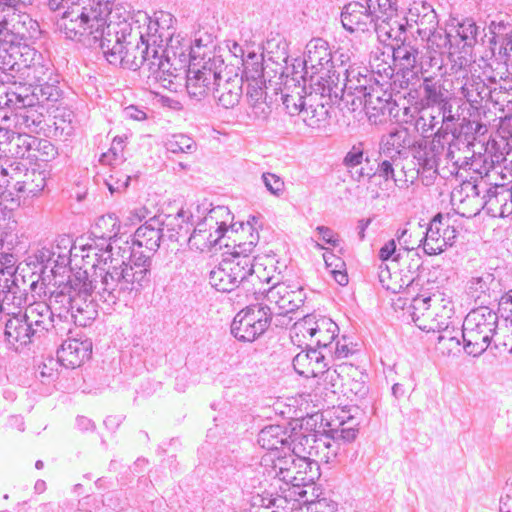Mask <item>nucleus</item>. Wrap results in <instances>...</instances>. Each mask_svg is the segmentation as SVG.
I'll list each match as a JSON object with an SVG mask.
<instances>
[{
	"instance_id": "nucleus-51",
	"label": "nucleus",
	"mask_w": 512,
	"mask_h": 512,
	"mask_svg": "<svg viewBox=\"0 0 512 512\" xmlns=\"http://www.w3.org/2000/svg\"><path fill=\"white\" fill-rule=\"evenodd\" d=\"M243 75L248 82L265 80L263 68V55L253 51H248L247 56L243 59Z\"/></svg>"
},
{
	"instance_id": "nucleus-13",
	"label": "nucleus",
	"mask_w": 512,
	"mask_h": 512,
	"mask_svg": "<svg viewBox=\"0 0 512 512\" xmlns=\"http://www.w3.org/2000/svg\"><path fill=\"white\" fill-rule=\"evenodd\" d=\"M98 8L101 10V18L105 22V34L101 36L112 39L131 36L134 39L142 37L140 23L131 15V7L125 3L98 2Z\"/></svg>"
},
{
	"instance_id": "nucleus-37",
	"label": "nucleus",
	"mask_w": 512,
	"mask_h": 512,
	"mask_svg": "<svg viewBox=\"0 0 512 512\" xmlns=\"http://www.w3.org/2000/svg\"><path fill=\"white\" fill-rule=\"evenodd\" d=\"M46 172L37 169L25 170L22 178L17 184H13V188L27 196H37L46 186Z\"/></svg>"
},
{
	"instance_id": "nucleus-39",
	"label": "nucleus",
	"mask_w": 512,
	"mask_h": 512,
	"mask_svg": "<svg viewBox=\"0 0 512 512\" xmlns=\"http://www.w3.org/2000/svg\"><path fill=\"white\" fill-rule=\"evenodd\" d=\"M440 300L443 303V313L433 311V316H430L427 321L420 323V329L425 332H441L446 330L451 324V318L454 314V306L451 300L445 299L440 296Z\"/></svg>"
},
{
	"instance_id": "nucleus-20",
	"label": "nucleus",
	"mask_w": 512,
	"mask_h": 512,
	"mask_svg": "<svg viewBox=\"0 0 512 512\" xmlns=\"http://www.w3.org/2000/svg\"><path fill=\"white\" fill-rule=\"evenodd\" d=\"M163 229L161 228V223L159 220L155 218H150L145 224L141 225L131 237V241L126 239L123 242L122 247L129 246V250L133 251V253H137L138 255H143L147 258V270L149 277H151L150 267H151V259L150 255L146 254L144 251H140L139 249L145 248L149 253H154L160 246L161 239L163 237ZM151 278H149V281Z\"/></svg>"
},
{
	"instance_id": "nucleus-47",
	"label": "nucleus",
	"mask_w": 512,
	"mask_h": 512,
	"mask_svg": "<svg viewBox=\"0 0 512 512\" xmlns=\"http://www.w3.org/2000/svg\"><path fill=\"white\" fill-rule=\"evenodd\" d=\"M402 25L395 18L380 19L373 21L372 30L376 33L377 38L382 43L389 40L397 39L401 34Z\"/></svg>"
},
{
	"instance_id": "nucleus-25",
	"label": "nucleus",
	"mask_w": 512,
	"mask_h": 512,
	"mask_svg": "<svg viewBox=\"0 0 512 512\" xmlns=\"http://www.w3.org/2000/svg\"><path fill=\"white\" fill-rule=\"evenodd\" d=\"M374 14L367 4L353 1L346 4L341 12V23L348 32H370L372 30Z\"/></svg>"
},
{
	"instance_id": "nucleus-10",
	"label": "nucleus",
	"mask_w": 512,
	"mask_h": 512,
	"mask_svg": "<svg viewBox=\"0 0 512 512\" xmlns=\"http://www.w3.org/2000/svg\"><path fill=\"white\" fill-rule=\"evenodd\" d=\"M100 48L110 64L129 70L146 66L153 77L154 53L151 46L143 43L141 39H134L131 36L125 39L104 37Z\"/></svg>"
},
{
	"instance_id": "nucleus-17",
	"label": "nucleus",
	"mask_w": 512,
	"mask_h": 512,
	"mask_svg": "<svg viewBox=\"0 0 512 512\" xmlns=\"http://www.w3.org/2000/svg\"><path fill=\"white\" fill-rule=\"evenodd\" d=\"M270 283H272V286L267 291L264 290L266 304H263V306L270 307L271 317L273 315L286 316L303 305L305 293L301 287L278 281H271Z\"/></svg>"
},
{
	"instance_id": "nucleus-41",
	"label": "nucleus",
	"mask_w": 512,
	"mask_h": 512,
	"mask_svg": "<svg viewBox=\"0 0 512 512\" xmlns=\"http://www.w3.org/2000/svg\"><path fill=\"white\" fill-rule=\"evenodd\" d=\"M22 75L25 81V85L28 86L22 93H26V91L35 87L36 85L44 83L47 80H52L53 69L49 64L36 62L33 59L31 64L25 66L22 71Z\"/></svg>"
},
{
	"instance_id": "nucleus-60",
	"label": "nucleus",
	"mask_w": 512,
	"mask_h": 512,
	"mask_svg": "<svg viewBox=\"0 0 512 512\" xmlns=\"http://www.w3.org/2000/svg\"><path fill=\"white\" fill-rule=\"evenodd\" d=\"M328 111L324 105H305L302 113L300 114L303 122L311 128H319L321 124L326 120Z\"/></svg>"
},
{
	"instance_id": "nucleus-16",
	"label": "nucleus",
	"mask_w": 512,
	"mask_h": 512,
	"mask_svg": "<svg viewBox=\"0 0 512 512\" xmlns=\"http://www.w3.org/2000/svg\"><path fill=\"white\" fill-rule=\"evenodd\" d=\"M226 215L229 217V211L225 207H216L197 223L193 233L188 239L191 249L205 251L210 249L224 236L227 231V221L219 218Z\"/></svg>"
},
{
	"instance_id": "nucleus-30",
	"label": "nucleus",
	"mask_w": 512,
	"mask_h": 512,
	"mask_svg": "<svg viewBox=\"0 0 512 512\" xmlns=\"http://www.w3.org/2000/svg\"><path fill=\"white\" fill-rule=\"evenodd\" d=\"M259 445L271 452H278L279 449L290 451L296 440L291 439L290 431L281 425H269L264 427L258 434Z\"/></svg>"
},
{
	"instance_id": "nucleus-22",
	"label": "nucleus",
	"mask_w": 512,
	"mask_h": 512,
	"mask_svg": "<svg viewBox=\"0 0 512 512\" xmlns=\"http://www.w3.org/2000/svg\"><path fill=\"white\" fill-rule=\"evenodd\" d=\"M378 165L377 169L373 171L370 169L369 171H364L363 168H361L359 171H357V177L356 179L360 181L362 177H368L371 178L374 175H378L379 177L383 178L384 181L392 180L395 185L401 189L408 188L411 184H413V176L409 179L406 173L404 172V166L402 164V160L397 158H388L378 155Z\"/></svg>"
},
{
	"instance_id": "nucleus-5",
	"label": "nucleus",
	"mask_w": 512,
	"mask_h": 512,
	"mask_svg": "<svg viewBox=\"0 0 512 512\" xmlns=\"http://www.w3.org/2000/svg\"><path fill=\"white\" fill-rule=\"evenodd\" d=\"M153 79L163 88L170 89L174 80L182 77L185 69L193 62L195 48L192 41L180 33L167 39L162 48L153 50Z\"/></svg>"
},
{
	"instance_id": "nucleus-55",
	"label": "nucleus",
	"mask_w": 512,
	"mask_h": 512,
	"mask_svg": "<svg viewBox=\"0 0 512 512\" xmlns=\"http://www.w3.org/2000/svg\"><path fill=\"white\" fill-rule=\"evenodd\" d=\"M53 246L55 266L64 267L71 262L72 238L68 235L58 236L50 242Z\"/></svg>"
},
{
	"instance_id": "nucleus-24",
	"label": "nucleus",
	"mask_w": 512,
	"mask_h": 512,
	"mask_svg": "<svg viewBox=\"0 0 512 512\" xmlns=\"http://www.w3.org/2000/svg\"><path fill=\"white\" fill-rule=\"evenodd\" d=\"M243 76L221 73L213 88V96L218 105L225 109L234 108L242 97Z\"/></svg>"
},
{
	"instance_id": "nucleus-63",
	"label": "nucleus",
	"mask_w": 512,
	"mask_h": 512,
	"mask_svg": "<svg viewBox=\"0 0 512 512\" xmlns=\"http://www.w3.org/2000/svg\"><path fill=\"white\" fill-rule=\"evenodd\" d=\"M265 80L250 81L247 85L246 98L248 105L266 100Z\"/></svg>"
},
{
	"instance_id": "nucleus-11",
	"label": "nucleus",
	"mask_w": 512,
	"mask_h": 512,
	"mask_svg": "<svg viewBox=\"0 0 512 512\" xmlns=\"http://www.w3.org/2000/svg\"><path fill=\"white\" fill-rule=\"evenodd\" d=\"M100 48L110 64L129 70L146 66L153 77L154 53L151 46L143 43L141 39H134L131 36L125 39L104 37Z\"/></svg>"
},
{
	"instance_id": "nucleus-23",
	"label": "nucleus",
	"mask_w": 512,
	"mask_h": 512,
	"mask_svg": "<svg viewBox=\"0 0 512 512\" xmlns=\"http://www.w3.org/2000/svg\"><path fill=\"white\" fill-rule=\"evenodd\" d=\"M344 76L342 90L345 91V95L355 96L360 103L366 93L374 87V84L378 83L372 72L366 67L356 64H349L344 70Z\"/></svg>"
},
{
	"instance_id": "nucleus-61",
	"label": "nucleus",
	"mask_w": 512,
	"mask_h": 512,
	"mask_svg": "<svg viewBox=\"0 0 512 512\" xmlns=\"http://www.w3.org/2000/svg\"><path fill=\"white\" fill-rule=\"evenodd\" d=\"M457 34L465 45L472 46L477 41L478 27L475 22L467 19L459 25Z\"/></svg>"
},
{
	"instance_id": "nucleus-19",
	"label": "nucleus",
	"mask_w": 512,
	"mask_h": 512,
	"mask_svg": "<svg viewBox=\"0 0 512 512\" xmlns=\"http://www.w3.org/2000/svg\"><path fill=\"white\" fill-rule=\"evenodd\" d=\"M12 105L16 110L15 127L19 131L39 134L45 130L43 107L33 102V98H29L28 93L19 92Z\"/></svg>"
},
{
	"instance_id": "nucleus-40",
	"label": "nucleus",
	"mask_w": 512,
	"mask_h": 512,
	"mask_svg": "<svg viewBox=\"0 0 512 512\" xmlns=\"http://www.w3.org/2000/svg\"><path fill=\"white\" fill-rule=\"evenodd\" d=\"M440 214H437L430 222L427 228L422 246L424 252L428 255H437L442 253L446 248V242L443 239L441 230L439 229Z\"/></svg>"
},
{
	"instance_id": "nucleus-7",
	"label": "nucleus",
	"mask_w": 512,
	"mask_h": 512,
	"mask_svg": "<svg viewBox=\"0 0 512 512\" xmlns=\"http://www.w3.org/2000/svg\"><path fill=\"white\" fill-rule=\"evenodd\" d=\"M64 10L57 26L66 38L80 40L84 36H91L93 40L101 42L105 34V22L101 18V10L96 4H84L79 0H70L61 7Z\"/></svg>"
},
{
	"instance_id": "nucleus-26",
	"label": "nucleus",
	"mask_w": 512,
	"mask_h": 512,
	"mask_svg": "<svg viewBox=\"0 0 512 512\" xmlns=\"http://www.w3.org/2000/svg\"><path fill=\"white\" fill-rule=\"evenodd\" d=\"M91 353L92 342L89 339L80 340L69 338L65 340L57 350V359L65 368L74 369L80 367L88 360Z\"/></svg>"
},
{
	"instance_id": "nucleus-29",
	"label": "nucleus",
	"mask_w": 512,
	"mask_h": 512,
	"mask_svg": "<svg viewBox=\"0 0 512 512\" xmlns=\"http://www.w3.org/2000/svg\"><path fill=\"white\" fill-rule=\"evenodd\" d=\"M294 370L304 377H318L327 367V355L322 350L308 349L293 358Z\"/></svg>"
},
{
	"instance_id": "nucleus-18",
	"label": "nucleus",
	"mask_w": 512,
	"mask_h": 512,
	"mask_svg": "<svg viewBox=\"0 0 512 512\" xmlns=\"http://www.w3.org/2000/svg\"><path fill=\"white\" fill-rule=\"evenodd\" d=\"M136 16L137 22H141L142 37L139 39L151 46L152 51L162 48V44L176 34L173 27L174 17L168 12L155 13V18H151L144 12H138Z\"/></svg>"
},
{
	"instance_id": "nucleus-44",
	"label": "nucleus",
	"mask_w": 512,
	"mask_h": 512,
	"mask_svg": "<svg viewBox=\"0 0 512 512\" xmlns=\"http://www.w3.org/2000/svg\"><path fill=\"white\" fill-rule=\"evenodd\" d=\"M444 143L441 141V132L435 133L431 145L419 157V167L439 171L443 162Z\"/></svg>"
},
{
	"instance_id": "nucleus-8",
	"label": "nucleus",
	"mask_w": 512,
	"mask_h": 512,
	"mask_svg": "<svg viewBox=\"0 0 512 512\" xmlns=\"http://www.w3.org/2000/svg\"><path fill=\"white\" fill-rule=\"evenodd\" d=\"M498 320V314L487 306L471 310L461 328L464 352L473 357L482 355L497 332Z\"/></svg>"
},
{
	"instance_id": "nucleus-33",
	"label": "nucleus",
	"mask_w": 512,
	"mask_h": 512,
	"mask_svg": "<svg viewBox=\"0 0 512 512\" xmlns=\"http://www.w3.org/2000/svg\"><path fill=\"white\" fill-rule=\"evenodd\" d=\"M441 293L430 294L427 292L411 295L410 315L415 325L420 329V323L433 316V306L440 300Z\"/></svg>"
},
{
	"instance_id": "nucleus-46",
	"label": "nucleus",
	"mask_w": 512,
	"mask_h": 512,
	"mask_svg": "<svg viewBox=\"0 0 512 512\" xmlns=\"http://www.w3.org/2000/svg\"><path fill=\"white\" fill-rule=\"evenodd\" d=\"M37 142L38 139L29 135L28 132L19 131L18 133H13L11 136L8 143V151L17 158L29 157V152Z\"/></svg>"
},
{
	"instance_id": "nucleus-59",
	"label": "nucleus",
	"mask_w": 512,
	"mask_h": 512,
	"mask_svg": "<svg viewBox=\"0 0 512 512\" xmlns=\"http://www.w3.org/2000/svg\"><path fill=\"white\" fill-rule=\"evenodd\" d=\"M297 91L283 93L282 102L288 114L291 116L300 115L306 105L305 97L302 95L303 88L297 87Z\"/></svg>"
},
{
	"instance_id": "nucleus-15",
	"label": "nucleus",
	"mask_w": 512,
	"mask_h": 512,
	"mask_svg": "<svg viewBox=\"0 0 512 512\" xmlns=\"http://www.w3.org/2000/svg\"><path fill=\"white\" fill-rule=\"evenodd\" d=\"M270 307L251 304L239 311L231 324V333L239 341L252 342L259 338L271 324Z\"/></svg>"
},
{
	"instance_id": "nucleus-35",
	"label": "nucleus",
	"mask_w": 512,
	"mask_h": 512,
	"mask_svg": "<svg viewBox=\"0 0 512 512\" xmlns=\"http://www.w3.org/2000/svg\"><path fill=\"white\" fill-rule=\"evenodd\" d=\"M493 281L494 277L491 273L484 272L480 275H474L467 281L466 293L469 298L483 306L491 298L490 290Z\"/></svg>"
},
{
	"instance_id": "nucleus-50",
	"label": "nucleus",
	"mask_w": 512,
	"mask_h": 512,
	"mask_svg": "<svg viewBox=\"0 0 512 512\" xmlns=\"http://www.w3.org/2000/svg\"><path fill=\"white\" fill-rule=\"evenodd\" d=\"M322 74L320 79L322 82V95L328 96L330 99H343L345 96V91L342 90V86L340 85V71L336 69L332 70L328 73L327 71L320 72Z\"/></svg>"
},
{
	"instance_id": "nucleus-58",
	"label": "nucleus",
	"mask_w": 512,
	"mask_h": 512,
	"mask_svg": "<svg viewBox=\"0 0 512 512\" xmlns=\"http://www.w3.org/2000/svg\"><path fill=\"white\" fill-rule=\"evenodd\" d=\"M442 113V126L438 129L436 133L441 132V140L446 141V137L451 134L452 140L456 138L457 129L455 127V123L458 121L459 116H456L452 113V106L445 102L441 107Z\"/></svg>"
},
{
	"instance_id": "nucleus-64",
	"label": "nucleus",
	"mask_w": 512,
	"mask_h": 512,
	"mask_svg": "<svg viewBox=\"0 0 512 512\" xmlns=\"http://www.w3.org/2000/svg\"><path fill=\"white\" fill-rule=\"evenodd\" d=\"M499 312L506 325L512 328V289L501 296Z\"/></svg>"
},
{
	"instance_id": "nucleus-38",
	"label": "nucleus",
	"mask_w": 512,
	"mask_h": 512,
	"mask_svg": "<svg viewBox=\"0 0 512 512\" xmlns=\"http://www.w3.org/2000/svg\"><path fill=\"white\" fill-rule=\"evenodd\" d=\"M264 51L267 59L275 63L282 74L288 72L290 57L286 39L280 36L268 39Z\"/></svg>"
},
{
	"instance_id": "nucleus-48",
	"label": "nucleus",
	"mask_w": 512,
	"mask_h": 512,
	"mask_svg": "<svg viewBox=\"0 0 512 512\" xmlns=\"http://www.w3.org/2000/svg\"><path fill=\"white\" fill-rule=\"evenodd\" d=\"M166 150L173 154H193L197 150V144L193 138L186 134H173L164 143Z\"/></svg>"
},
{
	"instance_id": "nucleus-62",
	"label": "nucleus",
	"mask_w": 512,
	"mask_h": 512,
	"mask_svg": "<svg viewBox=\"0 0 512 512\" xmlns=\"http://www.w3.org/2000/svg\"><path fill=\"white\" fill-rule=\"evenodd\" d=\"M438 333V344L443 347L447 344L449 350L459 347L462 343L461 330L459 329L449 326L446 330H441V332Z\"/></svg>"
},
{
	"instance_id": "nucleus-31",
	"label": "nucleus",
	"mask_w": 512,
	"mask_h": 512,
	"mask_svg": "<svg viewBox=\"0 0 512 512\" xmlns=\"http://www.w3.org/2000/svg\"><path fill=\"white\" fill-rule=\"evenodd\" d=\"M120 220L115 214H106L99 217L94 225L93 234L95 237L108 241L112 244L115 257L121 258L123 251L119 250V246L123 244L122 237H118L120 233Z\"/></svg>"
},
{
	"instance_id": "nucleus-32",
	"label": "nucleus",
	"mask_w": 512,
	"mask_h": 512,
	"mask_svg": "<svg viewBox=\"0 0 512 512\" xmlns=\"http://www.w3.org/2000/svg\"><path fill=\"white\" fill-rule=\"evenodd\" d=\"M300 444H305V446H308V451H312L313 456L319 457L321 461L326 463L333 462L337 457L339 450V444L333 438H317L316 435L301 436Z\"/></svg>"
},
{
	"instance_id": "nucleus-36",
	"label": "nucleus",
	"mask_w": 512,
	"mask_h": 512,
	"mask_svg": "<svg viewBox=\"0 0 512 512\" xmlns=\"http://www.w3.org/2000/svg\"><path fill=\"white\" fill-rule=\"evenodd\" d=\"M318 318L315 314H308L296 321L290 330L291 341L299 347H309L315 337Z\"/></svg>"
},
{
	"instance_id": "nucleus-42",
	"label": "nucleus",
	"mask_w": 512,
	"mask_h": 512,
	"mask_svg": "<svg viewBox=\"0 0 512 512\" xmlns=\"http://www.w3.org/2000/svg\"><path fill=\"white\" fill-rule=\"evenodd\" d=\"M75 296V278L70 280L69 286H64L60 291H55L49 298L50 311H58V316L61 318L64 313L69 314L73 305V298Z\"/></svg>"
},
{
	"instance_id": "nucleus-43",
	"label": "nucleus",
	"mask_w": 512,
	"mask_h": 512,
	"mask_svg": "<svg viewBox=\"0 0 512 512\" xmlns=\"http://www.w3.org/2000/svg\"><path fill=\"white\" fill-rule=\"evenodd\" d=\"M417 277L416 271L409 270L407 274H402V271L390 274L389 278L392 283L385 284L382 276H380V281L383 283V286L392 293L405 291L407 295H410L415 288L419 286Z\"/></svg>"
},
{
	"instance_id": "nucleus-49",
	"label": "nucleus",
	"mask_w": 512,
	"mask_h": 512,
	"mask_svg": "<svg viewBox=\"0 0 512 512\" xmlns=\"http://www.w3.org/2000/svg\"><path fill=\"white\" fill-rule=\"evenodd\" d=\"M126 137L115 136L112 140L111 147L103 153L99 159L102 166H119L124 163V148Z\"/></svg>"
},
{
	"instance_id": "nucleus-6",
	"label": "nucleus",
	"mask_w": 512,
	"mask_h": 512,
	"mask_svg": "<svg viewBox=\"0 0 512 512\" xmlns=\"http://www.w3.org/2000/svg\"><path fill=\"white\" fill-rule=\"evenodd\" d=\"M297 440L298 443H294L288 453L274 457L270 454L265 461L272 463L270 475L286 484L301 487L314 483L319 476V466L318 461L312 459L313 452L308 451L305 444H300V437Z\"/></svg>"
},
{
	"instance_id": "nucleus-56",
	"label": "nucleus",
	"mask_w": 512,
	"mask_h": 512,
	"mask_svg": "<svg viewBox=\"0 0 512 512\" xmlns=\"http://www.w3.org/2000/svg\"><path fill=\"white\" fill-rule=\"evenodd\" d=\"M366 4L374 19H390L397 16V0H367Z\"/></svg>"
},
{
	"instance_id": "nucleus-12",
	"label": "nucleus",
	"mask_w": 512,
	"mask_h": 512,
	"mask_svg": "<svg viewBox=\"0 0 512 512\" xmlns=\"http://www.w3.org/2000/svg\"><path fill=\"white\" fill-rule=\"evenodd\" d=\"M113 248L112 244H106L105 247H100V245L95 241L86 244H83L80 241H72L71 259L80 257L82 260H87L90 258V255L84 254V252L85 250H92L93 255L95 256V261L91 262L92 267L95 268L93 276L105 271L106 269H110L111 266H115L119 268V270L131 269V271H134V268L138 265H141L144 268L147 267V264H145L147 262V258L143 255L133 253V251L129 250V246H119V250L123 251L121 258L115 257Z\"/></svg>"
},
{
	"instance_id": "nucleus-2",
	"label": "nucleus",
	"mask_w": 512,
	"mask_h": 512,
	"mask_svg": "<svg viewBox=\"0 0 512 512\" xmlns=\"http://www.w3.org/2000/svg\"><path fill=\"white\" fill-rule=\"evenodd\" d=\"M257 243L258 236L251 234L250 241L235 246L231 256L222 259L210 271L211 286L220 292H231L240 285L249 291V284L254 289L257 284L263 282L269 284L273 277L262 275V272L265 271L263 264L256 262V258L250 256Z\"/></svg>"
},
{
	"instance_id": "nucleus-45",
	"label": "nucleus",
	"mask_w": 512,
	"mask_h": 512,
	"mask_svg": "<svg viewBox=\"0 0 512 512\" xmlns=\"http://www.w3.org/2000/svg\"><path fill=\"white\" fill-rule=\"evenodd\" d=\"M343 416H338L339 424H330V426L334 425L331 428V432L333 433L332 438L337 441L342 439L346 442L354 441L358 434V423L356 419L351 415H346L344 411Z\"/></svg>"
},
{
	"instance_id": "nucleus-57",
	"label": "nucleus",
	"mask_w": 512,
	"mask_h": 512,
	"mask_svg": "<svg viewBox=\"0 0 512 512\" xmlns=\"http://www.w3.org/2000/svg\"><path fill=\"white\" fill-rule=\"evenodd\" d=\"M418 50L409 44H402L393 49V58L402 69L412 70L418 62Z\"/></svg>"
},
{
	"instance_id": "nucleus-3",
	"label": "nucleus",
	"mask_w": 512,
	"mask_h": 512,
	"mask_svg": "<svg viewBox=\"0 0 512 512\" xmlns=\"http://www.w3.org/2000/svg\"><path fill=\"white\" fill-rule=\"evenodd\" d=\"M54 313L44 302H36L17 312L13 310L5 319L4 340L10 348L22 351L51 329H55Z\"/></svg>"
},
{
	"instance_id": "nucleus-1",
	"label": "nucleus",
	"mask_w": 512,
	"mask_h": 512,
	"mask_svg": "<svg viewBox=\"0 0 512 512\" xmlns=\"http://www.w3.org/2000/svg\"><path fill=\"white\" fill-rule=\"evenodd\" d=\"M119 270L115 266L97 273L90 279L86 272L75 276V296L70 317L76 325L87 326L97 316L95 301L115 304L129 301L149 285L147 268L138 265Z\"/></svg>"
},
{
	"instance_id": "nucleus-14",
	"label": "nucleus",
	"mask_w": 512,
	"mask_h": 512,
	"mask_svg": "<svg viewBox=\"0 0 512 512\" xmlns=\"http://www.w3.org/2000/svg\"><path fill=\"white\" fill-rule=\"evenodd\" d=\"M223 61L219 58H208L201 65L200 62H192L182 74L186 77V90L191 99L201 101L213 88L223 68Z\"/></svg>"
},
{
	"instance_id": "nucleus-28",
	"label": "nucleus",
	"mask_w": 512,
	"mask_h": 512,
	"mask_svg": "<svg viewBox=\"0 0 512 512\" xmlns=\"http://www.w3.org/2000/svg\"><path fill=\"white\" fill-rule=\"evenodd\" d=\"M411 146H413V140L408 129L400 127L382 136L378 154L390 159L394 157L402 160Z\"/></svg>"
},
{
	"instance_id": "nucleus-54",
	"label": "nucleus",
	"mask_w": 512,
	"mask_h": 512,
	"mask_svg": "<svg viewBox=\"0 0 512 512\" xmlns=\"http://www.w3.org/2000/svg\"><path fill=\"white\" fill-rule=\"evenodd\" d=\"M57 81L52 77V80H47L40 83L35 87L29 89V98H33V102L56 101L59 98V88L55 84Z\"/></svg>"
},
{
	"instance_id": "nucleus-53",
	"label": "nucleus",
	"mask_w": 512,
	"mask_h": 512,
	"mask_svg": "<svg viewBox=\"0 0 512 512\" xmlns=\"http://www.w3.org/2000/svg\"><path fill=\"white\" fill-rule=\"evenodd\" d=\"M424 98L428 105L441 104L446 99V90L440 79L425 77L423 80Z\"/></svg>"
},
{
	"instance_id": "nucleus-4",
	"label": "nucleus",
	"mask_w": 512,
	"mask_h": 512,
	"mask_svg": "<svg viewBox=\"0 0 512 512\" xmlns=\"http://www.w3.org/2000/svg\"><path fill=\"white\" fill-rule=\"evenodd\" d=\"M494 183L487 189L483 198H479L478 185L464 182L452 192L454 205L458 204L463 216L471 217L485 209L492 217H506L512 213V185Z\"/></svg>"
},
{
	"instance_id": "nucleus-34",
	"label": "nucleus",
	"mask_w": 512,
	"mask_h": 512,
	"mask_svg": "<svg viewBox=\"0 0 512 512\" xmlns=\"http://www.w3.org/2000/svg\"><path fill=\"white\" fill-rule=\"evenodd\" d=\"M315 337L309 344L318 347V350L324 353H332L333 342L338 335V326L330 318L319 316L317 325H315Z\"/></svg>"
},
{
	"instance_id": "nucleus-21",
	"label": "nucleus",
	"mask_w": 512,
	"mask_h": 512,
	"mask_svg": "<svg viewBox=\"0 0 512 512\" xmlns=\"http://www.w3.org/2000/svg\"><path fill=\"white\" fill-rule=\"evenodd\" d=\"M366 115L372 124H381L391 117H396V102L392 99V94L384 89L379 82L374 84L370 92H367L362 99Z\"/></svg>"
},
{
	"instance_id": "nucleus-52",
	"label": "nucleus",
	"mask_w": 512,
	"mask_h": 512,
	"mask_svg": "<svg viewBox=\"0 0 512 512\" xmlns=\"http://www.w3.org/2000/svg\"><path fill=\"white\" fill-rule=\"evenodd\" d=\"M105 167L107 171L104 172V174L107 176L104 177V183L111 195L125 191L129 186L130 176L119 170L117 168L118 166H115V168H113V166Z\"/></svg>"
},
{
	"instance_id": "nucleus-27",
	"label": "nucleus",
	"mask_w": 512,
	"mask_h": 512,
	"mask_svg": "<svg viewBox=\"0 0 512 512\" xmlns=\"http://www.w3.org/2000/svg\"><path fill=\"white\" fill-rule=\"evenodd\" d=\"M306 69L310 68L314 74L331 72L333 56L328 42L322 38H313L306 45V56L303 61Z\"/></svg>"
},
{
	"instance_id": "nucleus-9",
	"label": "nucleus",
	"mask_w": 512,
	"mask_h": 512,
	"mask_svg": "<svg viewBox=\"0 0 512 512\" xmlns=\"http://www.w3.org/2000/svg\"><path fill=\"white\" fill-rule=\"evenodd\" d=\"M100 48L110 64L129 70L146 66L153 77L154 53L151 46L143 43L141 39H134L131 36L125 39L104 37Z\"/></svg>"
}]
</instances>
